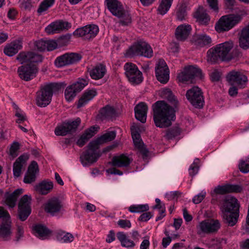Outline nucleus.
<instances>
[{
	"mask_svg": "<svg viewBox=\"0 0 249 249\" xmlns=\"http://www.w3.org/2000/svg\"><path fill=\"white\" fill-rule=\"evenodd\" d=\"M155 73L157 80L161 83H166L169 79V70L164 60H159L155 67Z\"/></svg>",
	"mask_w": 249,
	"mask_h": 249,
	"instance_id": "nucleus-18",
	"label": "nucleus"
},
{
	"mask_svg": "<svg viewBox=\"0 0 249 249\" xmlns=\"http://www.w3.org/2000/svg\"><path fill=\"white\" fill-rule=\"evenodd\" d=\"M0 218L5 219L6 221H8L10 218L9 213L2 207H0Z\"/></svg>",
	"mask_w": 249,
	"mask_h": 249,
	"instance_id": "nucleus-62",
	"label": "nucleus"
},
{
	"mask_svg": "<svg viewBox=\"0 0 249 249\" xmlns=\"http://www.w3.org/2000/svg\"><path fill=\"white\" fill-rule=\"evenodd\" d=\"M56 237L58 240L63 243H71L74 240V236L71 233L62 230L57 231Z\"/></svg>",
	"mask_w": 249,
	"mask_h": 249,
	"instance_id": "nucleus-39",
	"label": "nucleus"
},
{
	"mask_svg": "<svg viewBox=\"0 0 249 249\" xmlns=\"http://www.w3.org/2000/svg\"><path fill=\"white\" fill-rule=\"evenodd\" d=\"M206 193L205 192H201L199 194L195 196L194 198H193V202L195 204H199L200 203L203 199H204V197L205 196Z\"/></svg>",
	"mask_w": 249,
	"mask_h": 249,
	"instance_id": "nucleus-58",
	"label": "nucleus"
},
{
	"mask_svg": "<svg viewBox=\"0 0 249 249\" xmlns=\"http://www.w3.org/2000/svg\"><path fill=\"white\" fill-rule=\"evenodd\" d=\"M89 81V79L87 77L83 78H79L75 83L71 86L77 92H79L88 84Z\"/></svg>",
	"mask_w": 249,
	"mask_h": 249,
	"instance_id": "nucleus-43",
	"label": "nucleus"
},
{
	"mask_svg": "<svg viewBox=\"0 0 249 249\" xmlns=\"http://www.w3.org/2000/svg\"><path fill=\"white\" fill-rule=\"evenodd\" d=\"M32 197L30 195H25L20 199L18 203V215L19 219L24 221L31 213Z\"/></svg>",
	"mask_w": 249,
	"mask_h": 249,
	"instance_id": "nucleus-14",
	"label": "nucleus"
},
{
	"mask_svg": "<svg viewBox=\"0 0 249 249\" xmlns=\"http://www.w3.org/2000/svg\"><path fill=\"white\" fill-rule=\"evenodd\" d=\"M22 43L19 40H16L5 46L4 48V53L9 56H12L21 49Z\"/></svg>",
	"mask_w": 249,
	"mask_h": 249,
	"instance_id": "nucleus-25",
	"label": "nucleus"
},
{
	"mask_svg": "<svg viewBox=\"0 0 249 249\" xmlns=\"http://www.w3.org/2000/svg\"><path fill=\"white\" fill-rule=\"evenodd\" d=\"M38 171V165L36 161H33L28 167L27 173L26 174L24 182L25 183H31L36 180V174Z\"/></svg>",
	"mask_w": 249,
	"mask_h": 249,
	"instance_id": "nucleus-26",
	"label": "nucleus"
},
{
	"mask_svg": "<svg viewBox=\"0 0 249 249\" xmlns=\"http://www.w3.org/2000/svg\"><path fill=\"white\" fill-rule=\"evenodd\" d=\"M239 168L242 173H248L249 172V158L248 160H241L239 164Z\"/></svg>",
	"mask_w": 249,
	"mask_h": 249,
	"instance_id": "nucleus-50",
	"label": "nucleus"
},
{
	"mask_svg": "<svg viewBox=\"0 0 249 249\" xmlns=\"http://www.w3.org/2000/svg\"><path fill=\"white\" fill-rule=\"evenodd\" d=\"M198 166L196 163L194 162L192 163L189 169V174L191 176H194L196 175L198 171Z\"/></svg>",
	"mask_w": 249,
	"mask_h": 249,
	"instance_id": "nucleus-61",
	"label": "nucleus"
},
{
	"mask_svg": "<svg viewBox=\"0 0 249 249\" xmlns=\"http://www.w3.org/2000/svg\"><path fill=\"white\" fill-rule=\"evenodd\" d=\"M228 193H240L243 189L242 187L239 185L235 184H227Z\"/></svg>",
	"mask_w": 249,
	"mask_h": 249,
	"instance_id": "nucleus-51",
	"label": "nucleus"
},
{
	"mask_svg": "<svg viewBox=\"0 0 249 249\" xmlns=\"http://www.w3.org/2000/svg\"><path fill=\"white\" fill-rule=\"evenodd\" d=\"M173 0H160L158 8V13L164 15L170 9Z\"/></svg>",
	"mask_w": 249,
	"mask_h": 249,
	"instance_id": "nucleus-41",
	"label": "nucleus"
},
{
	"mask_svg": "<svg viewBox=\"0 0 249 249\" xmlns=\"http://www.w3.org/2000/svg\"><path fill=\"white\" fill-rule=\"evenodd\" d=\"M149 209L148 204L132 205L128 208V211L133 213H143Z\"/></svg>",
	"mask_w": 249,
	"mask_h": 249,
	"instance_id": "nucleus-45",
	"label": "nucleus"
},
{
	"mask_svg": "<svg viewBox=\"0 0 249 249\" xmlns=\"http://www.w3.org/2000/svg\"><path fill=\"white\" fill-rule=\"evenodd\" d=\"M98 129V126H92L86 129L77 140L76 142L77 144L80 147L84 146L85 143L96 134Z\"/></svg>",
	"mask_w": 249,
	"mask_h": 249,
	"instance_id": "nucleus-23",
	"label": "nucleus"
},
{
	"mask_svg": "<svg viewBox=\"0 0 249 249\" xmlns=\"http://www.w3.org/2000/svg\"><path fill=\"white\" fill-rule=\"evenodd\" d=\"M181 193L176 191L170 192L166 194V196L168 200L177 199L181 196Z\"/></svg>",
	"mask_w": 249,
	"mask_h": 249,
	"instance_id": "nucleus-55",
	"label": "nucleus"
},
{
	"mask_svg": "<svg viewBox=\"0 0 249 249\" xmlns=\"http://www.w3.org/2000/svg\"><path fill=\"white\" fill-rule=\"evenodd\" d=\"M53 184L52 181L43 180L34 186L35 191L42 195H46L52 190Z\"/></svg>",
	"mask_w": 249,
	"mask_h": 249,
	"instance_id": "nucleus-28",
	"label": "nucleus"
},
{
	"mask_svg": "<svg viewBox=\"0 0 249 249\" xmlns=\"http://www.w3.org/2000/svg\"><path fill=\"white\" fill-rule=\"evenodd\" d=\"M186 96L190 103L196 108H201L203 107L204 100L202 92L200 88L194 87L188 90Z\"/></svg>",
	"mask_w": 249,
	"mask_h": 249,
	"instance_id": "nucleus-13",
	"label": "nucleus"
},
{
	"mask_svg": "<svg viewBox=\"0 0 249 249\" xmlns=\"http://www.w3.org/2000/svg\"><path fill=\"white\" fill-rule=\"evenodd\" d=\"M209 7L215 13L218 12V0H207Z\"/></svg>",
	"mask_w": 249,
	"mask_h": 249,
	"instance_id": "nucleus-52",
	"label": "nucleus"
},
{
	"mask_svg": "<svg viewBox=\"0 0 249 249\" xmlns=\"http://www.w3.org/2000/svg\"><path fill=\"white\" fill-rule=\"evenodd\" d=\"M196 42L200 47H203L210 45L212 39L210 36L206 34H200L197 36Z\"/></svg>",
	"mask_w": 249,
	"mask_h": 249,
	"instance_id": "nucleus-42",
	"label": "nucleus"
},
{
	"mask_svg": "<svg viewBox=\"0 0 249 249\" xmlns=\"http://www.w3.org/2000/svg\"><path fill=\"white\" fill-rule=\"evenodd\" d=\"M63 83H52L41 86L36 92V104L38 106L45 107L51 102L53 92L59 91L64 86Z\"/></svg>",
	"mask_w": 249,
	"mask_h": 249,
	"instance_id": "nucleus-6",
	"label": "nucleus"
},
{
	"mask_svg": "<svg viewBox=\"0 0 249 249\" xmlns=\"http://www.w3.org/2000/svg\"><path fill=\"white\" fill-rule=\"evenodd\" d=\"M116 137V132L114 131H109L103 134L96 140L90 142L88 149L84 152L80 157V160L84 166H89L95 162L100 157L97 150L100 145L112 141Z\"/></svg>",
	"mask_w": 249,
	"mask_h": 249,
	"instance_id": "nucleus-3",
	"label": "nucleus"
},
{
	"mask_svg": "<svg viewBox=\"0 0 249 249\" xmlns=\"http://www.w3.org/2000/svg\"><path fill=\"white\" fill-rule=\"evenodd\" d=\"M187 16L186 6L185 3L181 4L178 7L177 12V19L179 20H183Z\"/></svg>",
	"mask_w": 249,
	"mask_h": 249,
	"instance_id": "nucleus-48",
	"label": "nucleus"
},
{
	"mask_svg": "<svg viewBox=\"0 0 249 249\" xmlns=\"http://www.w3.org/2000/svg\"><path fill=\"white\" fill-rule=\"evenodd\" d=\"M214 192L218 194H225L228 193L227 185L224 186H218L214 189Z\"/></svg>",
	"mask_w": 249,
	"mask_h": 249,
	"instance_id": "nucleus-60",
	"label": "nucleus"
},
{
	"mask_svg": "<svg viewBox=\"0 0 249 249\" xmlns=\"http://www.w3.org/2000/svg\"><path fill=\"white\" fill-rule=\"evenodd\" d=\"M147 110L148 107L145 103H139L134 108L136 119L142 123H145Z\"/></svg>",
	"mask_w": 249,
	"mask_h": 249,
	"instance_id": "nucleus-24",
	"label": "nucleus"
},
{
	"mask_svg": "<svg viewBox=\"0 0 249 249\" xmlns=\"http://www.w3.org/2000/svg\"><path fill=\"white\" fill-rule=\"evenodd\" d=\"M62 208L61 201L56 197L49 199L44 206L45 211L53 216L58 213Z\"/></svg>",
	"mask_w": 249,
	"mask_h": 249,
	"instance_id": "nucleus-20",
	"label": "nucleus"
},
{
	"mask_svg": "<svg viewBox=\"0 0 249 249\" xmlns=\"http://www.w3.org/2000/svg\"><path fill=\"white\" fill-rule=\"evenodd\" d=\"M220 73L216 70H214L210 74L211 79L213 82L219 81L220 80Z\"/></svg>",
	"mask_w": 249,
	"mask_h": 249,
	"instance_id": "nucleus-63",
	"label": "nucleus"
},
{
	"mask_svg": "<svg viewBox=\"0 0 249 249\" xmlns=\"http://www.w3.org/2000/svg\"><path fill=\"white\" fill-rule=\"evenodd\" d=\"M116 236L122 247L129 249L133 248L135 246L136 244L134 241L130 239L124 232H118L117 233Z\"/></svg>",
	"mask_w": 249,
	"mask_h": 249,
	"instance_id": "nucleus-36",
	"label": "nucleus"
},
{
	"mask_svg": "<svg viewBox=\"0 0 249 249\" xmlns=\"http://www.w3.org/2000/svg\"><path fill=\"white\" fill-rule=\"evenodd\" d=\"M97 95L96 91L94 89H87L83 93L79 99L77 104V108H80L86 105Z\"/></svg>",
	"mask_w": 249,
	"mask_h": 249,
	"instance_id": "nucleus-30",
	"label": "nucleus"
},
{
	"mask_svg": "<svg viewBox=\"0 0 249 249\" xmlns=\"http://www.w3.org/2000/svg\"><path fill=\"white\" fill-rule=\"evenodd\" d=\"M227 81L231 85L236 84L240 88H244L248 81L247 77L239 71H231L227 77Z\"/></svg>",
	"mask_w": 249,
	"mask_h": 249,
	"instance_id": "nucleus-19",
	"label": "nucleus"
},
{
	"mask_svg": "<svg viewBox=\"0 0 249 249\" xmlns=\"http://www.w3.org/2000/svg\"><path fill=\"white\" fill-rule=\"evenodd\" d=\"M242 19V16L237 14L223 16L216 23L215 30L218 33L228 31L239 23Z\"/></svg>",
	"mask_w": 249,
	"mask_h": 249,
	"instance_id": "nucleus-8",
	"label": "nucleus"
},
{
	"mask_svg": "<svg viewBox=\"0 0 249 249\" xmlns=\"http://www.w3.org/2000/svg\"><path fill=\"white\" fill-rule=\"evenodd\" d=\"M23 193L22 189H18L12 193L7 192L5 194V202L10 208H14L16 206L18 198Z\"/></svg>",
	"mask_w": 249,
	"mask_h": 249,
	"instance_id": "nucleus-29",
	"label": "nucleus"
},
{
	"mask_svg": "<svg viewBox=\"0 0 249 249\" xmlns=\"http://www.w3.org/2000/svg\"><path fill=\"white\" fill-rule=\"evenodd\" d=\"M90 77L94 80H99L102 78L107 72L106 66L102 64H99L89 71Z\"/></svg>",
	"mask_w": 249,
	"mask_h": 249,
	"instance_id": "nucleus-27",
	"label": "nucleus"
},
{
	"mask_svg": "<svg viewBox=\"0 0 249 249\" xmlns=\"http://www.w3.org/2000/svg\"><path fill=\"white\" fill-rule=\"evenodd\" d=\"M131 133L134 144L136 147H140L143 144L139 132V127L138 125L133 124L131 126Z\"/></svg>",
	"mask_w": 249,
	"mask_h": 249,
	"instance_id": "nucleus-37",
	"label": "nucleus"
},
{
	"mask_svg": "<svg viewBox=\"0 0 249 249\" xmlns=\"http://www.w3.org/2000/svg\"><path fill=\"white\" fill-rule=\"evenodd\" d=\"M117 224L123 229L130 228L131 226L130 221L127 219H120L118 221Z\"/></svg>",
	"mask_w": 249,
	"mask_h": 249,
	"instance_id": "nucleus-53",
	"label": "nucleus"
},
{
	"mask_svg": "<svg viewBox=\"0 0 249 249\" xmlns=\"http://www.w3.org/2000/svg\"><path fill=\"white\" fill-rule=\"evenodd\" d=\"M34 234L38 238L44 239L51 233V231L44 225L36 224L33 227Z\"/></svg>",
	"mask_w": 249,
	"mask_h": 249,
	"instance_id": "nucleus-35",
	"label": "nucleus"
},
{
	"mask_svg": "<svg viewBox=\"0 0 249 249\" xmlns=\"http://www.w3.org/2000/svg\"><path fill=\"white\" fill-rule=\"evenodd\" d=\"M153 50L151 46L146 42L140 41L129 48L126 52L127 56H143L151 58L153 56Z\"/></svg>",
	"mask_w": 249,
	"mask_h": 249,
	"instance_id": "nucleus-9",
	"label": "nucleus"
},
{
	"mask_svg": "<svg viewBox=\"0 0 249 249\" xmlns=\"http://www.w3.org/2000/svg\"><path fill=\"white\" fill-rule=\"evenodd\" d=\"M131 162V160L124 154L115 156L112 160V165L118 167H127Z\"/></svg>",
	"mask_w": 249,
	"mask_h": 249,
	"instance_id": "nucleus-32",
	"label": "nucleus"
},
{
	"mask_svg": "<svg viewBox=\"0 0 249 249\" xmlns=\"http://www.w3.org/2000/svg\"><path fill=\"white\" fill-rule=\"evenodd\" d=\"M82 58V56L77 53H66L55 60L54 63L56 67H62L76 63Z\"/></svg>",
	"mask_w": 249,
	"mask_h": 249,
	"instance_id": "nucleus-16",
	"label": "nucleus"
},
{
	"mask_svg": "<svg viewBox=\"0 0 249 249\" xmlns=\"http://www.w3.org/2000/svg\"><path fill=\"white\" fill-rule=\"evenodd\" d=\"M98 32L99 28L97 25L90 24L76 29L73 32V35L88 40L94 37Z\"/></svg>",
	"mask_w": 249,
	"mask_h": 249,
	"instance_id": "nucleus-17",
	"label": "nucleus"
},
{
	"mask_svg": "<svg viewBox=\"0 0 249 249\" xmlns=\"http://www.w3.org/2000/svg\"><path fill=\"white\" fill-rule=\"evenodd\" d=\"M11 233L10 222L6 221L0 224V237L8 240Z\"/></svg>",
	"mask_w": 249,
	"mask_h": 249,
	"instance_id": "nucleus-38",
	"label": "nucleus"
},
{
	"mask_svg": "<svg viewBox=\"0 0 249 249\" xmlns=\"http://www.w3.org/2000/svg\"><path fill=\"white\" fill-rule=\"evenodd\" d=\"M152 216L151 212H145L142 213L139 217L138 220L142 222H146L149 220Z\"/></svg>",
	"mask_w": 249,
	"mask_h": 249,
	"instance_id": "nucleus-59",
	"label": "nucleus"
},
{
	"mask_svg": "<svg viewBox=\"0 0 249 249\" xmlns=\"http://www.w3.org/2000/svg\"><path fill=\"white\" fill-rule=\"evenodd\" d=\"M15 115L16 117L18 118V119L16 120V122L18 124L21 123L26 120V116L23 113H22L21 111L19 112L17 110L16 112Z\"/></svg>",
	"mask_w": 249,
	"mask_h": 249,
	"instance_id": "nucleus-64",
	"label": "nucleus"
},
{
	"mask_svg": "<svg viewBox=\"0 0 249 249\" xmlns=\"http://www.w3.org/2000/svg\"><path fill=\"white\" fill-rule=\"evenodd\" d=\"M220 223L218 220L211 219L200 222L196 226L197 233L201 235L203 233L210 234L216 232L220 229Z\"/></svg>",
	"mask_w": 249,
	"mask_h": 249,
	"instance_id": "nucleus-12",
	"label": "nucleus"
},
{
	"mask_svg": "<svg viewBox=\"0 0 249 249\" xmlns=\"http://www.w3.org/2000/svg\"><path fill=\"white\" fill-rule=\"evenodd\" d=\"M191 27L189 25H180L176 30V37L180 41L185 40L188 36L191 31Z\"/></svg>",
	"mask_w": 249,
	"mask_h": 249,
	"instance_id": "nucleus-31",
	"label": "nucleus"
},
{
	"mask_svg": "<svg viewBox=\"0 0 249 249\" xmlns=\"http://www.w3.org/2000/svg\"><path fill=\"white\" fill-rule=\"evenodd\" d=\"M28 159V156L25 155H22L17 159L13 165V174L15 177L18 178L20 176L21 168Z\"/></svg>",
	"mask_w": 249,
	"mask_h": 249,
	"instance_id": "nucleus-33",
	"label": "nucleus"
},
{
	"mask_svg": "<svg viewBox=\"0 0 249 249\" xmlns=\"http://www.w3.org/2000/svg\"><path fill=\"white\" fill-rule=\"evenodd\" d=\"M81 123L79 118L75 121L64 122L61 125L57 126L54 130L55 134L57 136H65L68 133L75 132Z\"/></svg>",
	"mask_w": 249,
	"mask_h": 249,
	"instance_id": "nucleus-15",
	"label": "nucleus"
},
{
	"mask_svg": "<svg viewBox=\"0 0 249 249\" xmlns=\"http://www.w3.org/2000/svg\"><path fill=\"white\" fill-rule=\"evenodd\" d=\"M35 46L37 50L43 51L46 50V40H40L35 42Z\"/></svg>",
	"mask_w": 249,
	"mask_h": 249,
	"instance_id": "nucleus-56",
	"label": "nucleus"
},
{
	"mask_svg": "<svg viewBox=\"0 0 249 249\" xmlns=\"http://www.w3.org/2000/svg\"><path fill=\"white\" fill-rule=\"evenodd\" d=\"M19 149V144L18 142H14L11 145L9 150V154L13 158H14L18 156V151Z\"/></svg>",
	"mask_w": 249,
	"mask_h": 249,
	"instance_id": "nucleus-49",
	"label": "nucleus"
},
{
	"mask_svg": "<svg viewBox=\"0 0 249 249\" xmlns=\"http://www.w3.org/2000/svg\"><path fill=\"white\" fill-rule=\"evenodd\" d=\"M160 95L173 106L171 107L164 101H157L153 106V119L156 126L165 128L171 125V121L175 117V108L177 107L178 102L169 89H161Z\"/></svg>",
	"mask_w": 249,
	"mask_h": 249,
	"instance_id": "nucleus-1",
	"label": "nucleus"
},
{
	"mask_svg": "<svg viewBox=\"0 0 249 249\" xmlns=\"http://www.w3.org/2000/svg\"><path fill=\"white\" fill-rule=\"evenodd\" d=\"M105 4L111 13L120 19L122 25H128L131 22L129 13L125 11L122 4L118 0H105Z\"/></svg>",
	"mask_w": 249,
	"mask_h": 249,
	"instance_id": "nucleus-7",
	"label": "nucleus"
},
{
	"mask_svg": "<svg viewBox=\"0 0 249 249\" xmlns=\"http://www.w3.org/2000/svg\"><path fill=\"white\" fill-rule=\"evenodd\" d=\"M115 113L116 112L114 108L109 106H107L103 107L100 111L102 119H111L115 116Z\"/></svg>",
	"mask_w": 249,
	"mask_h": 249,
	"instance_id": "nucleus-40",
	"label": "nucleus"
},
{
	"mask_svg": "<svg viewBox=\"0 0 249 249\" xmlns=\"http://www.w3.org/2000/svg\"><path fill=\"white\" fill-rule=\"evenodd\" d=\"M210 244L214 249L221 248V240L220 239H213L211 240Z\"/></svg>",
	"mask_w": 249,
	"mask_h": 249,
	"instance_id": "nucleus-57",
	"label": "nucleus"
},
{
	"mask_svg": "<svg viewBox=\"0 0 249 249\" xmlns=\"http://www.w3.org/2000/svg\"><path fill=\"white\" fill-rule=\"evenodd\" d=\"M194 17L196 21L201 25H207L210 21V17L207 11L202 7L199 6L194 13Z\"/></svg>",
	"mask_w": 249,
	"mask_h": 249,
	"instance_id": "nucleus-22",
	"label": "nucleus"
},
{
	"mask_svg": "<svg viewBox=\"0 0 249 249\" xmlns=\"http://www.w3.org/2000/svg\"><path fill=\"white\" fill-rule=\"evenodd\" d=\"M55 0H44L42 1L37 9V12L39 15L42 14L54 4Z\"/></svg>",
	"mask_w": 249,
	"mask_h": 249,
	"instance_id": "nucleus-44",
	"label": "nucleus"
},
{
	"mask_svg": "<svg viewBox=\"0 0 249 249\" xmlns=\"http://www.w3.org/2000/svg\"><path fill=\"white\" fill-rule=\"evenodd\" d=\"M71 27L68 22L57 20L52 22L45 29L46 33L48 35H53L59 33L64 29H67Z\"/></svg>",
	"mask_w": 249,
	"mask_h": 249,
	"instance_id": "nucleus-21",
	"label": "nucleus"
},
{
	"mask_svg": "<svg viewBox=\"0 0 249 249\" xmlns=\"http://www.w3.org/2000/svg\"><path fill=\"white\" fill-rule=\"evenodd\" d=\"M233 47V42L230 40L210 48L207 53V61L213 64L219 60L222 61L231 60L232 57L230 53Z\"/></svg>",
	"mask_w": 249,
	"mask_h": 249,
	"instance_id": "nucleus-4",
	"label": "nucleus"
},
{
	"mask_svg": "<svg viewBox=\"0 0 249 249\" xmlns=\"http://www.w3.org/2000/svg\"><path fill=\"white\" fill-rule=\"evenodd\" d=\"M124 69L125 76L131 84L137 85L143 81L142 72L135 64L131 62L126 63L124 66Z\"/></svg>",
	"mask_w": 249,
	"mask_h": 249,
	"instance_id": "nucleus-10",
	"label": "nucleus"
},
{
	"mask_svg": "<svg viewBox=\"0 0 249 249\" xmlns=\"http://www.w3.org/2000/svg\"><path fill=\"white\" fill-rule=\"evenodd\" d=\"M57 47V44L54 40H46V50L51 51L55 49Z\"/></svg>",
	"mask_w": 249,
	"mask_h": 249,
	"instance_id": "nucleus-54",
	"label": "nucleus"
},
{
	"mask_svg": "<svg viewBox=\"0 0 249 249\" xmlns=\"http://www.w3.org/2000/svg\"><path fill=\"white\" fill-rule=\"evenodd\" d=\"M180 129L178 127H174L167 130L165 137L167 139H172L180 135Z\"/></svg>",
	"mask_w": 249,
	"mask_h": 249,
	"instance_id": "nucleus-46",
	"label": "nucleus"
},
{
	"mask_svg": "<svg viewBox=\"0 0 249 249\" xmlns=\"http://www.w3.org/2000/svg\"><path fill=\"white\" fill-rule=\"evenodd\" d=\"M239 46L245 50L249 48V24L241 31L239 37Z\"/></svg>",
	"mask_w": 249,
	"mask_h": 249,
	"instance_id": "nucleus-34",
	"label": "nucleus"
},
{
	"mask_svg": "<svg viewBox=\"0 0 249 249\" xmlns=\"http://www.w3.org/2000/svg\"><path fill=\"white\" fill-rule=\"evenodd\" d=\"M77 93L71 85L68 86L65 91V97L66 100L69 102L72 101Z\"/></svg>",
	"mask_w": 249,
	"mask_h": 249,
	"instance_id": "nucleus-47",
	"label": "nucleus"
},
{
	"mask_svg": "<svg viewBox=\"0 0 249 249\" xmlns=\"http://www.w3.org/2000/svg\"><path fill=\"white\" fill-rule=\"evenodd\" d=\"M201 75L200 69L197 67L189 66L178 74V78L180 82L183 83L192 84L195 82V79L196 77L201 78Z\"/></svg>",
	"mask_w": 249,
	"mask_h": 249,
	"instance_id": "nucleus-11",
	"label": "nucleus"
},
{
	"mask_svg": "<svg viewBox=\"0 0 249 249\" xmlns=\"http://www.w3.org/2000/svg\"><path fill=\"white\" fill-rule=\"evenodd\" d=\"M17 59L23 64L18 69L19 77L23 80L29 81L36 76L38 70L35 63L41 62L42 57L33 52H22L17 55Z\"/></svg>",
	"mask_w": 249,
	"mask_h": 249,
	"instance_id": "nucleus-2",
	"label": "nucleus"
},
{
	"mask_svg": "<svg viewBox=\"0 0 249 249\" xmlns=\"http://www.w3.org/2000/svg\"><path fill=\"white\" fill-rule=\"evenodd\" d=\"M225 222L230 226H234L239 216V204L233 197H227L220 207Z\"/></svg>",
	"mask_w": 249,
	"mask_h": 249,
	"instance_id": "nucleus-5",
	"label": "nucleus"
}]
</instances>
